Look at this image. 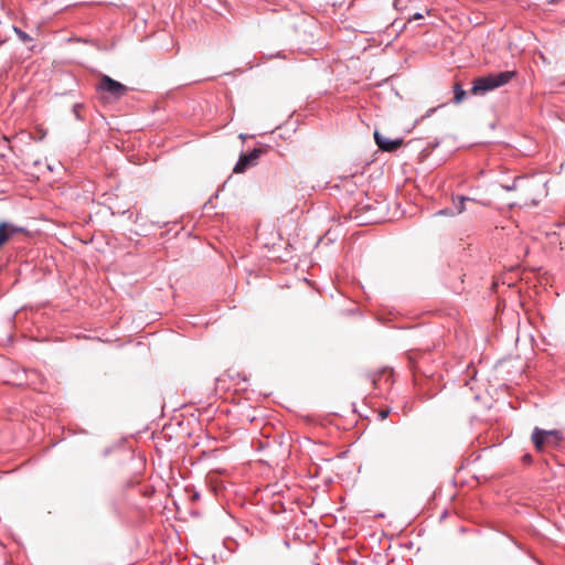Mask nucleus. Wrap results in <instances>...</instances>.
<instances>
[{
	"mask_svg": "<svg viewBox=\"0 0 565 565\" xmlns=\"http://www.w3.org/2000/svg\"><path fill=\"white\" fill-rule=\"evenodd\" d=\"M516 76L515 71H503L499 73H491L486 76H480L473 79L470 93L472 95L486 94L498 87L508 84Z\"/></svg>",
	"mask_w": 565,
	"mask_h": 565,
	"instance_id": "nucleus-1",
	"label": "nucleus"
},
{
	"mask_svg": "<svg viewBox=\"0 0 565 565\" xmlns=\"http://www.w3.org/2000/svg\"><path fill=\"white\" fill-rule=\"evenodd\" d=\"M563 433L558 429L545 430L534 427L531 440L537 451L557 448L563 440Z\"/></svg>",
	"mask_w": 565,
	"mask_h": 565,
	"instance_id": "nucleus-2",
	"label": "nucleus"
},
{
	"mask_svg": "<svg viewBox=\"0 0 565 565\" xmlns=\"http://www.w3.org/2000/svg\"><path fill=\"white\" fill-rule=\"evenodd\" d=\"M96 88L100 93L107 94L108 97L113 99H120L129 90V88L126 85L118 81H115L108 75H102Z\"/></svg>",
	"mask_w": 565,
	"mask_h": 565,
	"instance_id": "nucleus-3",
	"label": "nucleus"
},
{
	"mask_svg": "<svg viewBox=\"0 0 565 565\" xmlns=\"http://www.w3.org/2000/svg\"><path fill=\"white\" fill-rule=\"evenodd\" d=\"M263 152V149L254 148L249 153H242L233 169L234 173L245 172L250 166L256 163Z\"/></svg>",
	"mask_w": 565,
	"mask_h": 565,
	"instance_id": "nucleus-4",
	"label": "nucleus"
},
{
	"mask_svg": "<svg viewBox=\"0 0 565 565\" xmlns=\"http://www.w3.org/2000/svg\"><path fill=\"white\" fill-rule=\"evenodd\" d=\"M24 232V227L17 226L8 222L0 223V247L4 243H7L13 235Z\"/></svg>",
	"mask_w": 565,
	"mask_h": 565,
	"instance_id": "nucleus-5",
	"label": "nucleus"
},
{
	"mask_svg": "<svg viewBox=\"0 0 565 565\" xmlns=\"http://www.w3.org/2000/svg\"><path fill=\"white\" fill-rule=\"evenodd\" d=\"M374 139L382 151H394L402 145V139H388L379 131L374 132Z\"/></svg>",
	"mask_w": 565,
	"mask_h": 565,
	"instance_id": "nucleus-6",
	"label": "nucleus"
},
{
	"mask_svg": "<svg viewBox=\"0 0 565 565\" xmlns=\"http://www.w3.org/2000/svg\"><path fill=\"white\" fill-rule=\"evenodd\" d=\"M473 201V199L469 198V196H465V195H458V196H454L452 198V205H454V213L455 215L456 214H461L462 212L466 211V202H471Z\"/></svg>",
	"mask_w": 565,
	"mask_h": 565,
	"instance_id": "nucleus-7",
	"label": "nucleus"
},
{
	"mask_svg": "<svg viewBox=\"0 0 565 565\" xmlns=\"http://www.w3.org/2000/svg\"><path fill=\"white\" fill-rule=\"evenodd\" d=\"M466 95H467V93L462 88L460 83H458V82L455 83V85H454V99H452V102L455 104H460L465 99Z\"/></svg>",
	"mask_w": 565,
	"mask_h": 565,
	"instance_id": "nucleus-8",
	"label": "nucleus"
},
{
	"mask_svg": "<svg viewBox=\"0 0 565 565\" xmlns=\"http://www.w3.org/2000/svg\"><path fill=\"white\" fill-rule=\"evenodd\" d=\"M13 31L19 38V40L23 43L31 42L33 40L26 32H24L18 26H13Z\"/></svg>",
	"mask_w": 565,
	"mask_h": 565,
	"instance_id": "nucleus-9",
	"label": "nucleus"
},
{
	"mask_svg": "<svg viewBox=\"0 0 565 565\" xmlns=\"http://www.w3.org/2000/svg\"><path fill=\"white\" fill-rule=\"evenodd\" d=\"M82 108H83V104H79V103H77V104H75V105L73 106V109H72V110H73V114H74V116H75V118H76L77 120H83V116H82V114H81V109H82Z\"/></svg>",
	"mask_w": 565,
	"mask_h": 565,
	"instance_id": "nucleus-10",
	"label": "nucleus"
},
{
	"mask_svg": "<svg viewBox=\"0 0 565 565\" xmlns=\"http://www.w3.org/2000/svg\"><path fill=\"white\" fill-rule=\"evenodd\" d=\"M522 178L521 177H518L513 180V182L511 184H503L502 188L505 190V191H514L516 190L518 188V182L519 180H521Z\"/></svg>",
	"mask_w": 565,
	"mask_h": 565,
	"instance_id": "nucleus-11",
	"label": "nucleus"
},
{
	"mask_svg": "<svg viewBox=\"0 0 565 565\" xmlns=\"http://www.w3.org/2000/svg\"><path fill=\"white\" fill-rule=\"evenodd\" d=\"M437 215H455L454 211L450 209H443L437 212Z\"/></svg>",
	"mask_w": 565,
	"mask_h": 565,
	"instance_id": "nucleus-12",
	"label": "nucleus"
},
{
	"mask_svg": "<svg viewBox=\"0 0 565 565\" xmlns=\"http://www.w3.org/2000/svg\"><path fill=\"white\" fill-rule=\"evenodd\" d=\"M388 415H390V409H385V411H382V412L380 413V417H381L382 419H385Z\"/></svg>",
	"mask_w": 565,
	"mask_h": 565,
	"instance_id": "nucleus-13",
	"label": "nucleus"
},
{
	"mask_svg": "<svg viewBox=\"0 0 565 565\" xmlns=\"http://www.w3.org/2000/svg\"><path fill=\"white\" fill-rule=\"evenodd\" d=\"M420 19H423V14L417 12L412 18H409V21L420 20Z\"/></svg>",
	"mask_w": 565,
	"mask_h": 565,
	"instance_id": "nucleus-14",
	"label": "nucleus"
},
{
	"mask_svg": "<svg viewBox=\"0 0 565 565\" xmlns=\"http://www.w3.org/2000/svg\"><path fill=\"white\" fill-rule=\"evenodd\" d=\"M122 215L127 216L129 220H132L134 214L129 210L122 211Z\"/></svg>",
	"mask_w": 565,
	"mask_h": 565,
	"instance_id": "nucleus-15",
	"label": "nucleus"
},
{
	"mask_svg": "<svg viewBox=\"0 0 565 565\" xmlns=\"http://www.w3.org/2000/svg\"><path fill=\"white\" fill-rule=\"evenodd\" d=\"M394 7L397 10L402 9V0H394Z\"/></svg>",
	"mask_w": 565,
	"mask_h": 565,
	"instance_id": "nucleus-16",
	"label": "nucleus"
},
{
	"mask_svg": "<svg viewBox=\"0 0 565 565\" xmlns=\"http://www.w3.org/2000/svg\"><path fill=\"white\" fill-rule=\"evenodd\" d=\"M523 460H524L525 462H531V461H532V456H531V455H525V456L523 457Z\"/></svg>",
	"mask_w": 565,
	"mask_h": 565,
	"instance_id": "nucleus-17",
	"label": "nucleus"
},
{
	"mask_svg": "<svg viewBox=\"0 0 565 565\" xmlns=\"http://www.w3.org/2000/svg\"><path fill=\"white\" fill-rule=\"evenodd\" d=\"M438 145H439V142L435 141V142H433L431 148L434 149V148L438 147Z\"/></svg>",
	"mask_w": 565,
	"mask_h": 565,
	"instance_id": "nucleus-18",
	"label": "nucleus"
},
{
	"mask_svg": "<svg viewBox=\"0 0 565 565\" xmlns=\"http://www.w3.org/2000/svg\"><path fill=\"white\" fill-rule=\"evenodd\" d=\"M434 110H435L434 108H433V109H429V110L427 111L426 116H429Z\"/></svg>",
	"mask_w": 565,
	"mask_h": 565,
	"instance_id": "nucleus-19",
	"label": "nucleus"
}]
</instances>
